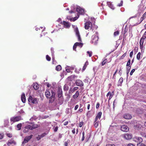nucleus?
Listing matches in <instances>:
<instances>
[{
  "label": "nucleus",
  "mask_w": 146,
  "mask_h": 146,
  "mask_svg": "<svg viewBox=\"0 0 146 146\" xmlns=\"http://www.w3.org/2000/svg\"><path fill=\"white\" fill-rule=\"evenodd\" d=\"M132 116L129 114H125L124 115L123 117L127 119H129L132 118Z\"/></svg>",
  "instance_id": "dca6fc26"
},
{
  "label": "nucleus",
  "mask_w": 146,
  "mask_h": 146,
  "mask_svg": "<svg viewBox=\"0 0 146 146\" xmlns=\"http://www.w3.org/2000/svg\"><path fill=\"white\" fill-rule=\"evenodd\" d=\"M82 141H83L84 140L85 137H84V134H85V132L84 131H83L82 133Z\"/></svg>",
  "instance_id": "a18cd8bd"
},
{
  "label": "nucleus",
  "mask_w": 146,
  "mask_h": 146,
  "mask_svg": "<svg viewBox=\"0 0 146 146\" xmlns=\"http://www.w3.org/2000/svg\"><path fill=\"white\" fill-rule=\"evenodd\" d=\"M106 146H115L114 144H107L106 145Z\"/></svg>",
  "instance_id": "e2e57ef3"
},
{
  "label": "nucleus",
  "mask_w": 146,
  "mask_h": 146,
  "mask_svg": "<svg viewBox=\"0 0 146 146\" xmlns=\"http://www.w3.org/2000/svg\"><path fill=\"white\" fill-rule=\"evenodd\" d=\"M98 27L95 25H92V23L88 21L86 22L85 24V28L86 29H88L90 28L92 30V31L93 32L94 31H96Z\"/></svg>",
  "instance_id": "f257e3e1"
},
{
  "label": "nucleus",
  "mask_w": 146,
  "mask_h": 146,
  "mask_svg": "<svg viewBox=\"0 0 146 146\" xmlns=\"http://www.w3.org/2000/svg\"><path fill=\"white\" fill-rule=\"evenodd\" d=\"M46 59L48 61H50L51 60V58L48 55L46 56Z\"/></svg>",
  "instance_id": "a19ab883"
},
{
  "label": "nucleus",
  "mask_w": 146,
  "mask_h": 146,
  "mask_svg": "<svg viewBox=\"0 0 146 146\" xmlns=\"http://www.w3.org/2000/svg\"><path fill=\"white\" fill-rule=\"evenodd\" d=\"M127 31L128 28L126 27L125 28V29L124 31V33L123 34V36L124 37V36L125 35V33L127 32Z\"/></svg>",
  "instance_id": "58836bf2"
},
{
  "label": "nucleus",
  "mask_w": 146,
  "mask_h": 146,
  "mask_svg": "<svg viewBox=\"0 0 146 146\" xmlns=\"http://www.w3.org/2000/svg\"><path fill=\"white\" fill-rule=\"evenodd\" d=\"M22 126V124L21 123H20L18 124L17 125V127L18 128L17 130H21V127Z\"/></svg>",
  "instance_id": "473e14b6"
},
{
  "label": "nucleus",
  "mask_w": 146,
  "mask_h": 146,
  "mask_svg": "<svg viewBox=\"0 0 146 146\" xmlns=\"http://www.w3.org/2000/svg\"><path fill=\"white\" fill-rule=\"evenodd\" d=\"M57 93L58 98H61L62 95V88L60 87H58V88Z\"/></svg>",
  "instance_id": "6e6552de"
},
{
  "label": "nucleus",
  "mask_w": 146,
  "mask_h": 146,
  "mask_svg": "<svg viewBox=\"0 0 146 146\" xmlns=\"http://www.w3.org/2000/svg\"><path fill=\"white\" fill-rule=\"evenodd\" d=\"M88 64H89L88 61H87L84 65L83 68L82 69V71H84L86 69L87 66L88 65Z\"/></svg>",
  "instance_id": "5701e85b"
},
{
  "label": "nucleus",
  "mask_w": 146,
  "mask_h": 146,
  "mask_svg": "<svg viewBox=\"0 0 146 146\" xmlns=\"http://www.w3.org/2000/svg\"><path fill=\"white\" fill-rule=\"evenodd\" d=\"M76 83L77 86H84V83L82 81L79 79L77 80L76 82Z\"/></svg>",
  "instance_id": "9d476101"
},
{
  "label": "nucleus",
  "mask_w": 146,
  "mask_h": 146,
  "mask_svg": "<svg viewBox=\"0 0 146 146\" xmlns=\"http://www.w3.org/2000/svg\"><path fill=\"white\" fill-rule=\"evenodd\" d=\"M79 95V93L78 91H77L75 94L73 96V98L74 99H76L78 96Z\"/></svg>",
  "instance_id": "b1692460"
},
{
  "label": "nucleus",
  "mask_w": 146,
  "mask_h": 146,
  "mask_svg": "<svg viewBox=\"0 0 146 146\" xmlns=\"http://www.w3.org/2000/svg\"><path fill=\"white\" fill-rule=\"evenodd\" d=\"M145 39V38L142 37L140 40L139 44L141 49H142L143 48V44Z\"/></svg>",
  "instance_id": "ddd939ff"
},
{
  "label": "nucleus",
  "mask_w": 146,
  "mask_h": 146,
  "mask_svg": "<svg viewBox=\"0 0 146 146\" xmlns=\"http://www.w3.org/2000/svg\"><path fill=\"white\" fill-rule=\"evenodd\" d=\"M123 137L125 138L127 140H129L131 139L132 137L131 135L128 133L124 134Z\"/></svg>",
  "instance_id": "4468645a"
},
{
  "label": "nucleus",
  "mask_w": 146,
  "mask_h": 146,
  "mask_svg": "<svg viewBox=\"0 0 146 146\" xmlns=\"http://www.w3.org/2000/svg\"><path fill=\"white\" fill-rule=\"evenodd\" d=\"M102 114V112L101 111L99 112L96 116L97 117L99 118V119L100 118Z\"/></svg>",
  "instance_id": "2f4dec72"
},
{
  "label": "nucleus",
  "mask_w": 146,
  "mask_h": 146,
  "mask_svg": "<svg viewBox=\"0 0 146 146\" xmlns=\"http://www.w3.org/2000/svg\"><path fill=\"white\" fill-rule=\"evenodd\" d=\"M93 33L94 35L92 37V40L91 42L95 45L97 44L99 39L98 36V33L97 31H94V32Z\"/></svg>",
  "instance_id": "f03ea898"
},
{
  "label": "nucleus",
  "mask_w": 146,
  "mask_h": 146,
  "mask_svg": "<svg viewBox=\"0 0 146 146\" xmlns=\"http://www.w3.org/2000/svg\"><path fill=\"white\" fill-rule=\"evenodd\" d=\"M46 135V133H44L43 134H42L41 135H40V137L41 138L44 137Z\"/></svg>",
  "instance_id": "5fc2aeb1"
},
{
  "label": "nucleus",
  "mask_w": 146,
  "mask_h": 146,
  "mask_svg": "<svg viewBox=\"0 0 146 146\" xmlns=\"http://www.w3.org/2000/svg\"><path fill=\"white\" fill-rule=\"evenodd\" d=\"M119 34V31H117L114 33V36H116L118 35Z\"/></svg>",
  "instance_id": "79ce46f5"
},
{
  "label": "nucleus",
  "mask_w": 146,
  "mask_h": 146,
  "mask_svg": "<svg viewBox=\"0 0 146 146\" xmlns=\"http://www.w3.org/2000/svg\"><path fill=\"white\" fill-rule=\"evenodd\" d=\"M78 88L77 87H74L73 89L71 91V92L72 93H73L76 90H77Z\"/></svg>",
  "instance_id": "ea45409f"
},
{
  "label": "nucleus",
  "mask_w": 146,
  "mask_h": 146,
  "mask_svg": "<svg viewBox=\"0 0 146 146\" xmlns=\"http://www.w3.org/2000/svg\"><path fill=\"white\" fill-rule=\"evenodd\" d=\"M15 143V142L14 141L11 139L10 141H8L7 144V145L9 146L10 145H11L13 143Z\"/></svg>",
  "instance_id": "a878e982"
},
{
  "label": "nucleus",
  "mask_w": 146,
  "mask_h": 146,
  "mask_svg": "<svg viewBox=\"0 0 146 146\" xmlns=\"http://www.w3.org/2000/svg\"><path fill=\"white\" fill-rule=\"evenodd\" d=\"M142 37L144 38H146V31L144 33V34L143 35Z\"/></svg>",
  "instance_id": "0e129e2a"
},
{
  "label": "nucleus",
  "mask_w": 146,
  "mask_h": 146,
  "mask_svg": "<svg viewBox=\"0 0 146 146\" xmlns=\"http://www.w3.org/2000/svg\"><path fill=\"white\" fill-rule=\"evenodd\" d=\"M4 137V135L3 133H0V139H2Z\"/></svg>",
  "instance_id": "6e6d98bb"
},
{
  "label": "nucleus",
  "mask_w": 146,
  "mask_h": 146,
  "mask_svg": "<svg viewBox=\"0 0 146 146\" xmlns=\"http://www.w3.org/2000/svg\"><path fill=\"white\" fill-rule=\"evenodd\" d=\"M99 121L94 122V125L95 128H97L99 125Z\"/></svg>",
  "instance_id": "e433bc0d"
},
{
  "label": "nucleus",
  "mask_w": 146,
  "mask_h": 146,
  "mask_svg": "<svg viewBox=\"0 0 146 146\" xmlns=\"http://www.w3.org/2000/svg\"><path fill=\"white\" fill-rule=\"evenodd\" d=\"M28 101L29 103L34 104L38 103V101L36 98H33L31 96H30L28 98Z\"/></svg>",
  "instance_id": "20e7f679"
},
{
  "label": "nucleus",
  "mask_w": 146,
  "mask_h": 146,
  "mask_svg": "<svg viewBox=\"0 0 146 146\" xmlns=\"http://www.w3.org/2000/svg\"><path fill=\"white\" fill-rule=\"evenodd\" d=\"M84 124V122L83 121H81L80 122V124H79V126L80 127H81Z\"/></svg>",
  "instance_id": "864d4df0"
},
{
  "label": "nucleus",
  "mask_w": 146,
  "mask_h": 146,
  "mask_svg": "<svg viewBox=\"0 0 146 146\" xmlns=\"http://www.w3.org/2000/svg\"><path fill=\"white\" fill-rule=\"evenodd\" d=\"M39 126V125L37 124H33L31 125V127L32 130L36 129Z\"/></svg>",
  "instance_id": "393cba45"
},
{
  "label": "nucleus",
  "mask_w": 146,
  "mask_h": 146,
  "mask_svg": "<svg viewBox=\"0 0 146 146\" xmlns=\"http://www.w3.org/2000/svg\"><path fill=\"white\" fill-rule=\"evenodd\" d=\"M87 53L88 54L90 57H91L92 56V51H88L87 52Z\"/></svg>",
  "instance_id": "c03bdc74"
},
{
  "label": "nucleus",
  "mask_w": 146,
  "mask_h": 146,
  "mask_svg": "<svg viewBox=\"0 0 146 146\" xmlns=\"http://www.w3.org/2000/svg\"><path fill=\"white\" fill-rule=\"evenodd\" d=\"M62 24L64 25V27L67 28L69 27L70 26V24H69V23L68 22H66L64 21H63V23H62Z\"/></svg>",
  "instance_id": "6ab92c4d"
},
{
  "label": "nucleus",
  "mask_w": 146,
  "mask_h": 146,
  "mask_svg": "<svg viewBox=\"0 0 146 146\" xmlns=\"http://www.w3.org/2000/svg\"><path fill=\"white\" fill-rule=\"evenodd\" d=\"M21 100L23 103H25L26 101V98L25 94H23L21 96Z\"/></svg>",
  "instance_id": "4be33fe9"
},
{
  "label": "nucleus",
  "mask_w": 146,
  "mask_h": 146,
  "mask_svg": "<svg viewBox=\"0 0 146 146\" xmlns=\"http://www.w3.org/2000/svg\"><path fill=\"white\" fill-rule=\"evenodd\" d=\"M41 138L40 135H38L36 137V139L38 141Z\"/></svg>",
  "instance_id": "bf43d9fd"
},
{
  "label": "nucleus",
  "mask_w": 146,
  "mask_h": 146,
  "mask_svg": "<svg viewBox=\"0 0 146 146\" xmlns=\"http://www.w3.org/2000/svg\"><path fill=\"white\" fill-rule=\"evenodd\" d=\"M100 105V103L99 102H98L96 105V108L98 109Z\"/></svg>",
  "instance_id": "4d7b16f0"
},
{
  "label": "nucleus",
  "mask_w": 146,
  "mask_h": 146,
  "mask_svg": "<svg viewBox=\"0 0 146 146\" xmlns=\"http://www.w3.org/2000/svg\"><path fill=\"white\" fill-rule=\"evenodd\" d=\"M128 66V67L127 68V74L129 73V72L131 68V66Z\"/></svg>",
  "instance_id": "37998d69"
},
{
  "label": "nucleus",
  "mask_w": 146,
  "mask_h": 146,
  "mask_svg": "<svg viewBox=\"0 0 146 146\" xmlns=\"http://www.w3.org/2000/svg\"><path fill=\"white\" fill-rule=\"evenodd\" d=\"M64 91H67L68 90L69 87L66 84L64 85Z\"/></svg>",
  "instance_id": "72a5a7b5"
},
{
  "label": "nucleus",
  "mask_w": 146,
  "mask_h": 146,
  "mask_svg": "<svg viewBox=\"0 0 146 146\" xmlns=\"http://www.w3.org/2000/svg\"><path fill=\"white\" fill-rule=\"evenodd\" d=\"M68 121H65L64 123V125H68Z\"/></svg>",
  "instance_id": "774afa93"
},
{
  "label": "nucleus",
  "mask_w": 146,
  "mask_h": 146,
  "mask_svg": "<svg viewBox=\"0 0 146 146\" xmlns=\"http://www.w3.org/2000/svg\"><path fill=\"white\" fill-rule=\"evenodd\" d=\"M75 44L76 46H79L81 47H82L83 45V43L81 42H76Z\"/></svg>",
  "instance_id": "c756f323"
},
{
  "label": "nucleus",
  "mask_w": 146,
  "mask_h": 146,
  "mask_svg": "<svg viewBox=\"0 0 146 146\" xmlns=\"http://www.w3.org/2000/svg\"><path fill=\"white\" fill-rule=\"evenodd\" d=\"M145 18V17H143V16L142 15V17L140 19V21L141 22H142Z\"/></svg>",
  "instance_id": "69168bd1"
},
{
  "label": "nucleus",
  "mask_w": 146,
  "mask_h": 146,
  "mask_svg": "<svg viewBox=\"0 0 146 146\" xmlns=\"http://www.w3.org/2000/svg\"><path fill=\"white\" fill-rule=\"evenodd\" d=\"M141 53L140 52H139L137 55V59L138 60H139L141 58Z\"/></svg>",
  "instance_id": "7c9ffc66"
},
{
  "label": "nucleus",
  "mask_w": 146,
  "mask_h": 146,
  "mask_svg": "<svg viewBox=\"0 0 146 146\" xmlns=\"http://www.w3.org/2000/svg\"><path fill=\"white\" fill-rule=\"evenodd\" d=\"M126 54H127L126 52L125 53L123 54V55L122 56H121V59H123L124 58V57L126 56Z\"/></svg>",
  "instance_id": "3c124183"
},
{
  "label": "nucleus",
  "mask_w": 146,
  "mask_h": 146,
  "mask_svg": "<svg viewBox=\"0 0 146 146\" xmlns=\"http://www.w3.org/2000/svg\"><path fill=\"white\" fill-rule=\"evenodd\" d=\"M32 130L31 127V125H26L24 127V129L23 130V132L24 133H27L29 132V130Z\"/></svg>",
  "instance_id": "423d86ee"
},
{
  "label": "nucleus",
  "mask_w": 146,
  "mask_h": 146,
  "mask_svg": "<svg viewBox=\"0 0 146 146\" xmlns=\"http://www.w3.org/2000/svg\"><path fill=\"white\" fill-rule=\"evenodd\" d=\"M111 59L108 61L107 58H105L104 60L103 61L102 63V65L104 66L107 63L111 61Z\"/></svg>",
  "instance_id": "412c9836"
},
{
  "label": "nucleus",
  "mask_w": 146,
  "mask_h": 146,
  "mask_svg": "<svg viewBox=\"0 0 146 146\" xmlns=\"http://www.w3.org/2000/svg\"><path fill=\"white\" fill-rule=\"evenodd\" d=\"M133 139L134 141L138 143L142 142L143 141V139L141 137H135L133 138Z\"/></svg>",
  "instance_id": "1a4fd4ad"
},
{
  "label": "nucleus",
  "mask_w": 146,
  "mask_h": 146,
  "mask_svg": "<svg viewBox=\"0 0 146 146\" xmlns=\"http://www.w3.org/2000/svg\"><path fill=\"white\" fill-rule=\"evenodd\" d=\"M58 127L56 126L55 127L54 129V131L55 132H56L57 131L58 129Z\"/></svg>",
  "instance_id": "052dcab7"
},
{
  "label": "nucleus",
  "mask_w": 146,
  "mask_h": 146,
  "mask_svg": "<svg viewBox=\"0 0 146 146\" xmlns=\"http://www.w3.org/2000/svg\"><path fill=\"white\" fill-rule=\"evenodd\" d=\"M135 69H133L131 71L130 73V75H132L133 74V73L135 72Z\"/></svg>",
  "instance_id": "603ef678"
},
{
  "label": "nucleus",
  "mask_w": 146,
  "mask_h": 146,
  "mask_svg": "<svg viewBox=\"0 0 146 146\" xmlns=\"http://www.w3.org/2000/svg\"><path fill=\"white\" fill-rule=\"evenodd\" d=\"M45 96L46 98H48L50 96V93L48 91H47L45 92Z\"/></svg>",
  "instance_id": "c85d7f7f"
},
{
  "label": "nucleus",
  "mask_w": 146,
  "mask_h": 146,
  "mask_svg": "<svg viewBox=\"0 0 146 146\" xmlns=\"http://www.w3.org/2000/svg\"><path fill=\"white\" fill-rule=\"evenodd\" d=\"M75 32L76 33V35L78 37V41L81 42V39L80 36L79 31L77 28L75 30Z\"/></svg>",
  "instance_id": "2eb2a0df"
},
{
  "label": "nucleus",
  "mask_w": 146,
  "mask_h": 146,
  "mask_svg": "<svg viewBox=\"0 0 146 146\" xmlns=\"http://www.w3.org/2000/svg\"><path fill=\"white\" fill-rule=\"evenodd\" d=\"M37 119V118L36 117H32L30 119V120L31 121H33V120H35Z\"/></svg>",
  "instance_id": "8fccbe9b"
},
{
  "label": "nucleus",
  "mask_w": 146,
  "mask_h": 146,
  "mask_svg": "<svg viewBox=\"0 0 146 146\" xmlns=\"http://www.w3.org/2000/svg\"><path fill=\"white\" fill-rule=\"evenodd\" d=\"M131 63V60L130 59H129L127 62L126 66H130L129 65Z\"/></svg>",
  "instance_id": "09e8293b"
},
{
  "label": "nucleus",
  "mask_w": 146,
  "mask_h": 146,
  "mask_svg": "<svg viewBox=\"0 0 146 146\" xmlns=\"http://www.w3.org/2000/svg\"><path fill=\"white\" fill-rule=\"evenodd\" d=\"M62 69V67L60 65H58L56 67V70L57 71H59Z\"/></svg>",
  "instance_id": "cd10ccee"
},
{
  "label": "nucleus",
  "mask_w": 146,
  "mask_h": 146,
  "mask_svg": "<svg viewBox=\"0 0 146 146\" xmlns=\"http://www.w3.org/2000/svg\"><path fill=\"white\" fill-rule=\"evenodd\" d=\"M127 146H135V145L132 143H129L128 144Z\"/></svg>",
  "instance_id": "338daca9"
},
{
  "label": "nucleus",
  "mask_w": 146,
  "mask_h": 146,
  "mask_svg": "<svg viewBox=\"0 0 146 146\" xmlns=\"http://www.w3.org/2000/svg\"><path fill=\"white\" fill-rule=\"evenodd\" d=\"M114 95V93L113 92H111L110 94V96L109 98V100H109L111 99V98Z\"/></svg>",
  "instance_id": "c9c22d12"
},
{
  "label": "nucleus",
  "mask_w": 146,
  "mask_h": 146,
  "mask_svg": "<svg viewBox=\"0 0 146 146\" xmlns=\"http://www.w3.org/2000/svg\"><path fill=\"white\" fill-rule=\"evenodd\" d=\"M33 135H31L29 136H27L25 137L23 141L22 142L23 144H25L28 143L29 141L32 138Z\"/></svg>",
  "instance_id": "39448f33"
},
{
  "label": "nucleus",
  "mask_w": 146,
  "mask_h": 146,
  "mask_svg": "<svg viewBox=\"0 0 146 146\" xmlns=\"http://www.w3.org/2000/svg\"><path fill=\"white\" fill-rule=\"evenodd\" d=\"M77 46H76L75 44H74L73 46V49L74 50L76 51V48Z\"/></svg>",
  "instance_id": "680f3d73"
},
{
  "label": "nucleus",
  "mask_w": 146,
  "mask_h": 146,
  "mask_svg": "<svg viewBox=\"0 0 146 146\" xmlns=\"http://www.w3.org/2000/svg\"><path fill=\"white\" fill-rule=\"evenodd\" d=\"M141 125L139 123L135 124L134 125V128L135 129L139 130L141 128Z\"/></svg>",
  "instance_id": "f3484780"
},
{
  "label": "nucleus",
  "mask_w": 146,
  "mask_h": 146,
  "mask_svg": "<svg viewBox=\"0 0 146 146\" xmlns=\"http://www.w3.org/2000/svg\"><path fill=\"white\" fill-rule=\"evenodd\" d=\"M123 1L122 0H121V1L120 3L118 4L117 5V6H119V7L122 6L123 5Z\"/></svg>",
  "instance_id": "de8ad7c7"
},
{
  "label": "nucleus",
  "mask_w": 146,
  "mask_h": 146,
  "mask_svg": "<svg viewBox=\"0 0 146 146\" xmlns=\"http://www.w3.org/2000/svg\"><path fill=\"white\" fill-rule=\"evenodd\" d=\"M142 142L138 143L137 145V146H146V145L145 144L141 143Z\"/></svg>",
  "instance_id": "4c0bfd02"
},
{
  "label": "nucleus",
  "mask_w": 146,
  "mask_h": 146,
  "mask_svg": "<svg viewBox=\"0 0 146 146\" xmlns=\"http://www.w3.org/2000/svg\"><path fill=\"white\" fill-rule=\"evenodd\" d=\"M121 131L124 132H127L129 130L128 127L125 125H122L121 127Z\"/></svg>",
  "instance_id": "9b49d317"
},
{
  "label": "nucleus",
  "mask_w": 146,
  "mask_h": 146,
  "mask_svg": "<svg viewBox=\"0 0 146 146\" xmlns=\"http://www.w3.org/2000/svg\"><path fill=\"white\" fill-rule=\"evenodd\" d=\"M6 135L7 137L9 138H11L12 137V134L10 133H7Z\"/></svg>",
  "instance_id": "49530a36"
},
{
  "label": "nucleus",
  "mask_w": 146,
  "mask_h": 146,
  "mask_svg": "<svg viewBox=\"0 0 146 146\" xmlns=\"http://www.w3.org/2000/svg\"><path fill=\"white\" fill-rule=\"evenodd\" d=\"M52 95L49 100V103L53 102L55 99V93L52 91L51 92Z\"/></svg>",
  "instance_id": "0eeeda50"
},
{
  "label": "nucleus",
  "mask_w": 146,
  "mask_h": 146,
  "mask_svg": "<svg viewBox=\"0 0 146 146\" xmlns=\"http://www.w3.org/2000/svg\"><path fill=\"white\" fill-rule=\"evenodd\" d=\"M123 81V78L122 77H121L119 80V83H120V86H121V84Z\"/></svg>",
  "instance_id": "f704fd0d"
},
{
  "label": "nucleus",
  "mask_w": 146,
  "mask_h": 146,
  "mask_svg": "<svg viewBox=\"0 0 146 146\" xmlns=\"http://www.w3.org/2000/svg\"><path fill=\"white\" fill-rule=\"evenodd\" d=\"M76 11L80 13H82L84 12V10L80 7H77L76 8Z\"/></svg>",
  "instance_id": "a211bd4d"
},
{
  "label": "nucleus",
  "mask_w": 146,
  "mask_h": 146,
  "mask_svg": "<svg viewBox=\"0 0 146 146\" xmlns=\"http://www.w3.org/2000/svg\"><path fill=\"white\" fill-rule=\"evenodd\" d=\"M33 87L35 90H37L39 88V85L36 83H34L33 84Z\"/></svg>",
  "instance_id": "bb28decb"
},
{
  "label": "nucleus",
  "mask_w": 146,
  "mask_h": 146,
  "mask_svg": "<svg viewBox=\"0 0 146 146\" xmlns=\"http://www.w3.org/2000/svg\"><path fill=\"white\" fill-rule=\"evenodd\" d=\"M133 54V51H131L129 54V56L131 58Z\"/></svg>",
  "instance_id": "13d9d810"
},
{
  "label": "nucleus",
  "mask_w": 146,
  "mask_h": 146,
  "mask_svg": "<svg viewBox=\"0 0 146 146\" xmlns=\"http://www.w3.org/2000/svg\"><path fill=\"white\" fill-rule=\"evenodd\" d=\"M76 76L74 75H72L68 76L67 78V80L69 81L72 82L74 80Z\"/></svg>",
  "instance_id": "f8f14e48"
},
{
  "label": "nucleus",
  "mask_w": 146,
  "mask_h": 146,
  "mask_svg": "<svg viewBox=\"0 0 146 146\" xmlns=\"http://www.w3.org/2000/svg\"><path fill=\"white\" fill-rule=\"evenodd\" d=\"M107 5L110 8L113 10L114 9V7L111 2H108Z\"/></svg>",
  "instance_id": "aec40b11"
},
{
  "label": "nucleus",
  "mask_w": 146,
  "mask_h": 146,
  "mask_svg": "<svg viewBox=\"0 0 146 146\" xmlns=\"http://www.w3.org/2000/svg\"><path fill=\"white\" fill-rule=\"evenodd\" d=\"M22 119L21 117V116L13 117L10 118V121L12 123H14L15 122L18 121Z\"/></svg>",
  "instance_id": "7ed1b4c3"
}]
</instances>
